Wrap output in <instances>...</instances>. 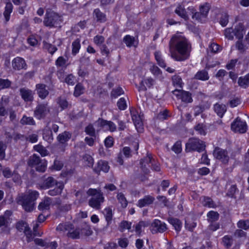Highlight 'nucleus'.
Masks as SVG:
<instances>
[{
	"label": "nucleus",
	"mask_w": 249,
	"mask_h": 249,
	"mask_svg": "<svg viewBox=\"0 0 249 249\" xmlns=\"http://www.w3.org/2000/svg\"><path fill=\"white\" fill-rule=\"evenodd\" d=\"M169 49L171 58L177 61H183L189 58L191 45L185 37L177 34L170 39Z\"/></svg>",
	"instance_id": "1"
},
{
	"label": "nucleus",
	"mask_w": 249,
	"mask_h": 249,
	"mask_svg": "<svg viewBox=\"0 0 249 249\" xmlns=\"http://www.w3.org/2000/svg\"><path fill=\"white\" fill-rule=\"evenodd\" d=\"M39 195L36 191H29L28 194L18 196L16 199L17 202L22 206L23 209L27 212L32 211L34 207V201Z\"/></svg>",
	"instance_id": "2"
},
{
	"label": "nucleus",
	"mask_w": 249,
	"mask_h": 249,
	"mask_svg": "<svg viewBox=\"0 0 249 249\" xmlns=\"http://www.w3.org/2000/svg\"><path fill=\"white\" fill-rule=\"evenodd\" d=\"M63 22L62 16L53 11H51L46 13L43 23L45 26L49 28H57L60 27Z\"/></svg>",
	"instance_id": "3"
},
{
	"label": "nucleus",
	"mask_w": 249,
	"mask_h": 249,
	"mask_svg": "<svg viewBox=\"0 0 249 249\" xmlns=\"http://www.w3.org/2000/svg\"><path fill=\"white\" fill-rule=\"evenodd\" d=\"M87 195L91 196L89 201V205L91 207L96 209H101V205L104 201V197L103 194L95 189L90 188L87 192Z\"/></svg>",
	"instance_id": "4"
},
{
	"label": "nucleus",
	"mask_w": 249,
	"mask_h": 249,
	"mask_svg": "<svg viewBox=\"0 0 249 249\" xmlns=\"http://www.w3.org/2000/svg\"><path fill=\"white\" fill-rule=\"evenodd\" d=\"M209 10V6L208 4L201 6L199 12H195V10L193 7L188 8V10L190 11L192 14V18L200 22H203L206 20Z\"/></svg>",
	"instance_id": "5"
},
{
	"label": "nucleus",
	"mask_w": 249,
	"mask_h": 249,
	"mask_svg": "<svg viewBox=\"0 0 249 249\" xmlns=\"http://www.w3.org/2000/svg\"><path fill=\"white\" fill-rule=\"evenodd\" d=\"M205 149L204 142L196 138H191L186 144V150L188 151H197L201 152Z\"/></svg>",
	"instance_id": "6"
},
{
	"label": "nucleus",
	"mask_w": 249,
	"mask_h": 249,
	"mask_svg": "<svg viewBox=\"0 0 249 249\" xmlns=\"http://www.w3.org/2000/svg\"><path fill=\"white\" fill-rule=\"evenodd\" d=\"M50 111L47 103L38 104L34 110V116L38 120L44 119Z\"/></svg>",
	"instance_id": "7"
},
{
	"label": "nucleus",
	"mask_w": 249,
	"mask_h": 249,
	"mask_svg": "<svg viewBox=\"0 0 249 249\" xmlns=\"http://www.w3.org/2000/svg\"><path fill=\"white\" fill-rule=\"evenodd\" d=\"M231 129L235 132L244 133L247 129L246 122L243 121L240 118L237 117L231 124Z\"/></svg>",
	"instance_id": "8"
},
{
	"label": "nucleus",
	"mask_w": 249,
	"mask_h": 249,
	"mask_svg": "<svg viewBox=\"0 0 249 249\" xmlns=\"http://www.w3.org/2000/svg\"><path fill=\"white\" fill-rule=\"evenodd\" d=\"M172 93L178 99H181V101L185 103H190L193 102L192 94L189 91L175 89L172 91Z\"/></svg>",
	"instance_id": "9"
},
{
	"label": "nucleus",
	"mask_w": 249,
	"mask_h": 249,
	"mask_svg": "<svg viewBox=\"0 0 249 249\" xmlns=\"http://www.w3.org/2000/svg\"><path fill=\"white\" fill-rule=\"evenodd\" d=\"M167 229L166 224L158 219H155L150 226V230L153 234L163 232Z\"/></svg>",
	"instance_id": "10"
},
{
	"label": "nucleus",
	"mask_w": 249,
	"mask_h": 249,
	"mask_svg": "<svg viewBox=\"0 0 249 249\" xmlns=\"http://www.w3.org/2000/svg\"><path fill=\"white\" fill-rule=\"evenodd\" d=\"M213 155L214 157L224 163L226 164L229 161V157L227 151L225 150L217 147L214 151Z\"/></svg>",
	"instance_id": "11"
},
{
	"label": "nucleus",
	"mask_w": 249,
	"mask_h": 249,
	"mask_svg": "<svg viewBox=\"0 0 249 249\" xmlns=\"http://www.w3.org/2000/svg\"><path fill=\"white\" fill-rule=\"evenodd\" d=\"M12 66L15 71H19L22 69L26 70L27 67L25 60L20 57H17L12 60Z\"/></svg>",
	"instance_id": "12"
},
{
	"label": "nucleus",
	"mask_w": 249,
	"mask_h": 249,
	"mask_svg": "<svg viewBox=\"0 0 249 249\" xmlns=\"http://www.w3.org/2000/svg\"><path fill=\"white\" fill-rule=\"evenodd\" d=\"M132 119L134 122L138 131L141 132L142 131V122L141 116L135 110L131 111Z\"/></svg>",
	"instance_id": "13"
},
{
	"label": "nucleus",
	"mask_w": 249,
	"mask_h": 249,
	"mask_svg": "<svg viewBox=\"0 0 249 249\" xmlns=\"http://www.w3.org/2000/svg\"><path fill=\"white\" fill-rule=\"evenodd\" d=\"M21 98L25 102H31L34 99L33 91L27 88H22L19 90Z\"/></svg>",
	"instance_id": "14"
},
{
	"label": "nucleus",
	"mask_w": 249,
	"mask_h": 249,
	"mask_svg": "<svg viewBox=\"0 0 249 249\" xmlns=\"http://www.w3.org/2000/svg\"><path fill=\"white\" fill-rule=\"evenodd\" d=\"M93 170L98 174H99L101 171L105 173H107L109 170V166L107 161L100 160L97 162L96 166Z\"/></svg>",
	"instance_id": "15"
},
{
	"label": "nucleus",
	"mask_w": 249,
	"mask_h": 249,
	"mask_svg": "<svg viewBox=\"0 0 249 249\" xmlns=\"http://www.w3.org/2000/svg\"><path fill=\"white\" fill-rule=\"evenodd\" d=\"M46 85L43 84H37L36 86V90L38 96L44 99L49 94V91L46 89Z\"/></svg>",
	"instance_id": "16"
},
{
	"label": "nucleus",
	"mask_w": 249,
	"mask_h": 249,
	"mask_svg": "<svg viewBox=\"0 0 249 249\" xmlns=\"http://www.w3.org/2000/svg\"><path fill=\"white\" fill-rule=\"evenodd\" d=\"M96 123L101 126L103 127H107L106 129L111 132L115 131L116 130L115 124L111 121L99 119Z\"/></svg>",
	"instance_id": "17"
},
{
	"label": "nucleus",
	"mask_w": 249,
	"mask_h": 249,
	"mask_svg": "<svg viewBox=\"0 0 249 249\" xmlns=\"http://www.w3.org/2000/svg\"><path fill=\"white\" fill-rule=\"evenodd\" d=\"M59 183L60 182H57L53 178L49 177L44 180L41 185V187L43 189H46L53 187Z\"/></svg>",
	"instance_id": "18"
},
{
	"label": "nucleus",
	"mask_w": 249,
	"mask_h": 249,
	"mask_svg": "<svg viewBox=\"0 0 249 249\" xmlns=\"http://www.w3.org/2000/svg\"><path fill=\"white\" fill-rule=\"evenodd\" d=\"M155 200L154 197L150 196H146L143 198L140 199L137 206L142 208L152 204Z\"/></svg>",
	"instance_id": "19"
},
{
	"label": "nucleus",
	"mask_w": 249,
	"mask_h": 249,
	"mask_svg": "<svg viewBox=\"0 0 249 249\" xmlns=\"http://www.w3.org/2000/svg\"><path fill=\"white\" fill-rule=\"evenodd\" d=\"M81 230L79 228L74 229V226L71 224V230L67 233V236L72 239H79L80 236Z\"/></svg>",
	"instance_id": "20"
},
{
	"label": "nucleus",
	"mask_w": 249,
	"mask_h": 249,
	"mask_svg": "<svg viewBox=\"0 0 249 249\" xmlns=\"http://www.w3.org/2000/svg\"><path fill=\"white\" fill-rule=\"evenodd\" d=\"M153 161H154V159L153 158L151 154L148 153L146 157L141 160V167L144 172L147 173L148 171V169L146 167V164L151 163Z\"/></svg>",
	"instance_id": "21"
},
{
	"label": "nucleus",
	"mask_w": 249,
	"mask_h": 249,
	"mask_svg": "<svg viewBox=\"0 0 249 249\" xmlns=\"http://www.w3.org/2000/svg\"><path fill=\"white\" fill-rule=\"evenodd\" d=\"M52 202V199L49 197H45L39 204L38 209L40 211H45L50 209V205Z\"/></svg>",
	"instance_id": "22"
},
{
	"label": "nucleus",
	"mask_w": 249,
	"mask_h": 249,
	"mask_svg": "<svg viewBox=\"0 0 249 249\" xmlns=\"http://www.w3.org/2000/svg\"><path fill=\"white\" fill-rule=\"evenodd\" d=\"M194 79L201 81H207L209 79L208 72L205 70L199 71L195 75Z\"/></svg>",
	"instance_id": "23"
},
{
	"label": "nucleus",
	"mask_w": 249,
	"mask_h": 249,
	"mask_svg": "<svg viewBox=\"0 0 249 249\" xmlns=\"http://www.w3.org/2000/svg\"><path fill=\"white\" fill-rule=\"evenodd\" d=\"M238 84L243 89L247 88L249 86V73L244 76H240L238 80Z\"/></svg>",
	"instance_id": "24"
},
{
	"label": "nucleus",
	"mask_w": 249,
	"mask_h": 249,
	"mask_svg": "<svg viewBox=\"0 0 249 249\" xmlns=\"http://www.w3.org/2000/svg\"><path fill=\"white\" fill-rule=\"evenodd\" d=\"M56 187L52 190H50L48 194L51 196H55L61 194L63 188L64 184L63 183L60 182L57 185H55Z\"/></svg>",
	"instance_id": "25"
},
{
	"label": "nucleus",
	"mask_w": 249,
	"mask_h": 249,
	"mask_svg": "<svg viewBox=\"0 0 249 249\" xmlns=\"http://www.w3.org/2000/svg\"><path fill=\"white\" fill-rule=\"evenodd\" d=\"M214 110L217 115L222 118L224 113L226 112L227 108L226 106L224 105H220L216 103L214 105Z\"/></svg>",
	"instance_id": "26"
},
{
	"label": "nucleus",
	"mask_w": 249,
	"mask_h": 249,
	"mask_svg": "<svg viewBox=\"0 0 249 249\" xmlns=\"http://www.w3.org/2000/svg\"><path fill=\"white\" fill-rule=\"evenodd\" d=\"M175 12L185 20H187L189 17L184 6L179 5L175 10Z\"/></svg>",
	"instance_id": "27"
},
{
	"label": "nucleus",
	"mask_w": 249,
	"mask_h": 249,
	"mask_svg": "<svg viewBox=\"0 0 249 249\" xmlns=\"http://www.w3.org/2000/svg\"><path fill=\"white\" fill-rule=\"evenodd\" d=\"M71 134L68 131H64L60 134L57 137V141L62 144L67 142L71 138Z\"/></svg>",
	"instance_id": "28"
},
{
	"label": "nucleus",
	"mask_w": 249,
	"mask_h": 249,
	"mask_svg": "<svg viewBox=\"0 0 249 249\" xmlns=\"http://www.w3.org/2000/svg\"><path fill=\"white\" fill-rule=\"evenodd\" d=\"M13 6L11 2H8L6 3L5 7V10L3 13V15L5 19L6 22H7L10 19V14L12 12Z\"/></svg>",
	"instance_id": "29"
},
{
	"label": "nucleus",
	"mask_w": 249,
	"mask_h": 249,
	"mask_svg": "<svg viewBox=\"0 0 249 249\" xmlns=\"http://www.w3.org/2000/svg\"><path fill=\"white\" fill-rule=\"evenodd\" d=\"M234 36L238 39L243 38L244 35V26L242 23H239L233 30Z\"/></svg>",
	"instance_id": "30"
},
{
	"label": "nucleus",
	"mask_w": 249,
	"mask_h": 249,
	"mask_svg": "<svg viewBox=\"0 0 249 249\" xmlns=\"http://www.w3.org/2000/svg\"><path fill=\"white\" fill-rule=\"evenodd\" d=\"M39 156L36 154H33L32 156H30L28 160V164L29 166L32 167H35L36 166L40 161Z\"/></svg>",
	"instance_id": "31"
},
{
	"label": "nucleus",
	"mask_w": 249,
	"mask_h": 249,
	"mask_svg": "<svg viewBox=\"0 0 249 249\" xmlns=\"http://www.w3.org/2000/svg\"><path fill=\"white\" fill-rule=\"evenodd\" d=\"M71 224L69 223H61L56 227V231L61 233H67L69 231L71 230Z\"/></svg>",
	"instance_id": "32"
},
{
	"label": "nucleus",
	"mask_w": 249,
	"mask_h": 249,
	"mask_svg": "<svg viewBox=\"0 0 249 249\" xmlns=\"http://www.w3.org/2000/svg\"><path fill=\"white\" fill-rule=\"evenodd\" d=\"M104 215L106 220L107 222V225L106 229H107L108 226L110 224L112 218V209L110 208H106L104 210Z\"/></svg>",
	"instance_id": "33"
},
{
	"label": "nucleus",
	"mask_w": 249,
	"mask_h": 249,
	"mask_svg": "<svg viewBox=\"0 0 249 249\" xmlns=\"http://www.w3.org/2000/svg\"><path fill=\"white\" fill-rule=\"evenodd\" d=\"M207 216L208 221L209 223H213L218 220L219 214L216 212L211 211L207 213Z\"/></svg>",
	"instance_id": "34"
},
{
	"label": "nucleus",
	"mask_w": 249,
	"mask_h": 249,
	"mask_svg": "<svg viewBox=\"0 0 249 249\" xmlns=\"http://www.w3.org/2000/svg\"><path fill=\"white\" fill-rule=\"evenodd\" d=\"M169 222L173 225L177 231H179L181 228V222L177 218H170L168 219Z\"/></svg>",
	"instance_id": "35"
},
{
	"label": "nucleus",
	"mask_w": 249,
	"mask_h": 249,
	"mask_svg": "<svg viewBox=\"0 0 249 249\" xmlns=\"http://www.w3.org/2000/svg\"><path fill=\"white\" fill-rule=\"evenodd\" d=\"M8 137L13 139L15 142H24L27 140V138L25 136L17 132H14L12 135H9Z\"/></svg>",
	"instance_id": "36"
},
{
	"label": "nucleus",
	"mask_w": 249,
	"mask_h": 249,
	"mask_svg": "<svg viewBox=\"0 0 249 249\" xmlns=\"http://www.w3.org/2000/svg\"><path fill=\"white\" fill-rule=\"evenodd\" d=\"M131 222L124 220L120 223L118 229L121 232H123L125 230L130 231L131 228Z\"/></svg>",
	"instance_id": "37"
},
{
	"label": "nucleus",
	"mask_w": 249,
	"mask_h": 249,
	"mask_svg": "<svg viewBox=\"0 0 249 249\" xmlns=\"http://www.w3.org/2000/svg\"><path fill=\"white\" fill-rule=\"evenodd\" d=\"M222 243L225 248L229 249L232 245L233 239L231 236L225 235L222 238Z\"/></svg>",
	"instance_id": "38"
},
{
	"label": "nucleus",
	"mask_w": 249,
	"mask_h": 249,
	"mask_svg": "<svg viewBox=\"0 0 249 249\" xmlns=\"http://www.w3.org/2000/svg\"><path fill=\"white\" fill-rule=\"evenodd\" d=\"M3 102L5 104L8 102V99L7 98H4L3 97L1 98V101H0V116H4L7 114L8 112L6 110L4 105Z\"/></svg>",
	"instance_id": "39"
},
{
	"label": "nucleus",
	"mask_w": 249,
	"mask_h": 249,
	"mask_svg": "<svg viewBox=\"0 0 249 249\" xmlns=\"http://www.w3.org/2000/svg\"><path fill=\"white\" fill-rule=\"evenodd\" d=\"M21 124L23 125H35V121L32 117H27L24 115L20 121Z\"/></svg>",
	"instance_id": "40"
},
{
	"label": "nucleus",
	"mask_w": 249,
	"mask_h": 249,
	"mask_svg": "<svg viewBox=\"0 0 249 249\" xmlns=\"http://www.w3.org/2000/svg\"><path fill=\"white\" fill-rule=\"evenodd\" d=\"M123 41L125 43L126 45L128 47H130L133 46H135V39L132 36H131L130 35L125 36L123 38Z\"/></svg>",
	"instance_id": "41"
},
{
	"label": "nucleus",
	"mask_w": 249,
	"mask_h": 249,
	"mask_svg": "<svg viewBox=\"0 0 249 249\" xmlns=\"http://www.w3.org/2000/svg\"><path fill=\"white\" fill-rule=\"evenodd\" d=\"M81 48L80 40L77 38L72 43V54L76 55Z\"/></svg>",
	"instance_id": "42"
},
{
	"label": "nucleus",
	"mask_w": 249,
	"mask_h": 249,
	"mask_svg": "<svg viewBox=\"0 0 249 249\" xmlns=\"http://www.w3.org/2000/svg\"><path fill=\"white\" fill-rule=\"evenodd\" d=\"M85 88L82 84L79 83L75 87L73 95L78 97L84 93Z\"/></svg>",
	"instance_id": "43"
},
{
	"label": "nucleus",
	"mask_w": 249,
	"mask_h": 249,
	"mask_svg": "<svg viewBox=\"0 0 249 249\" xmlns=\"http://www.w3.org/2000/svg\"><path fill=\"white\" fill-rule=\"evenodd\" d=\"M47 167V161L45 160H41L38 163L35 167L37 171L44 172Z\"/></svg>",
	"instance_id": "44"
},
{
	"label": "nucleus",
	"mask_w": 249,
	"mask_h": 249,
	"mask_svg": "<svg viewBox=\"0 0 249 249\" xmlns=\"http://www.w3.org/2000/svg\"><path fill=\"white\" fill-rule=\"evenodd\" d=\"M117 198L123 208H125L127 206V201L122 193H119L117 195Z\"/></svg>",
	"instance_id": "45"
},
{
	"label": "nucleus",
	"mask_w": 249,
	"mask_h": 249,
	"mask_svg": "<svg viewBox=\"0 0 249 249\" xmlns=\"http://www.w3.org/2000/svg\"><path fill=\"white\" fill-rule=\"evenodd\" d=\"M94 14L97 18V21L100 22H105L106 20V16L101 12L99 9H96L94 11Z\"/></svg>",
	"instance_id": "46"
},
{
	"label": "nucleus",
	"mask_w": 249,
	"mask_h": 249,
	"mask_svg": "<svg viewBox=\"0 0 249 249\" xmlns=\"http://www.w3.org/2000/svg\"><path fill=\"white\" fill-rule=\"evenodd\" d=\"M34 149L36 151L40 154L42 157H45L48 154V152L46 149L41 145H36L34 147Z\"/></svg>",
	"instance_id": "47"
},
{
	"label": "nucleus",
	"mask_w": 249,
	"mask_h": 249,
	"mask_svg": "<svg viewBox=\"0 0 249 249\" xmlns=\"http://www.w3.org/2000/svg\"><path fill=\"white\" fill-rule=\"evenodd\" d=\"M11 84V82L8 79L0 78V90L10 88Z\"/></svg>",
	"instance_id": "48"
},
{
	"label": "nucleus",
	"mask_w": 249,
	"mask_h": 249,
	"mask_svg": "<svg viewBox=\"0 0 249 249\" xmlns=\"http://www.w3.org/2000/svg\"><path fill=\"white\" fill-rule=\"evenodd\" d=\"M85 164L88 167H91L93 165L94 160L92 157L88 154L85 155L83 157Z\"/></svg>",
	"instance_id": "49"
},
{
	"label": "nucleus",
	"mask_w": 249,
	"mask_h": 249,
	"mask_svg": "<svg viewBox=\"0 0 249 249\" xmlns=\"http://www.w3.org/2000/svg\"><path fill=\"white\" fill-rule=\"evenodd\" d=\"M173 85L177 87L182 88L183 84L182 79L178 75H174L172 77Z\"/></svg>",
	"instance_id": "50"
},
{
	"label": "nucleus",
	"mask_w": 249,
	"mask_h": 249,
	"mask_svg": "<svg viewBox=\"0 0 249 249\" xmlns=\"http://www.w3.org/2000/svg\"><path fill=\"white\" fill-rule=\"evenodd\" d=\"M155 57L159 65L162 68H165L166 64L164 61L162 59L161 55L160 52L155 53Z\"/></svg>",
	"instance_id": "51"
},
{
	"label": "nucleus",
	"mask_w": 249,
	"mask_h": 249,
	"mask_svg": "<svg viewBox=\"0 0 249 249\" xmlns=\"http://www.w3.org/2000/svg\"><path fill=\"white\" fill-rule=\"evenodd\" d=\"M239 228L243 229L245 230L249 229V220H241L239 221L237 224Z\"/></svg>",
	"instance_id": "52"
},
{
	"label": "nucleus",
	"mask_w": 249,
	"mask_h": 249,
	"mask_svg": "<svg viewBox=\"0 0 249 249\" xmlns=\"http://www.w3.org/2000/svg\"><path fill=\"white\" fill-rule=\"evenodd\" d=\"M85 131L87 134L92 137H95V130L92 124H89L86 127Z\"/></svg>",
	"instance_id": "53"
},
{
	"label": "nucleus",
	"mask_w": 249,
	"mask_h": 249,
	"mask_svg": "<svg viewBox=\"0 0 249 249\" xmlns=\"http://www.w3.org/2000/svg\"><path fill=\"white\" fill-rule=\"evenodd\" d=\"M229 22V15L227 13H223L221 15L219 23L223 26H226Z\"/></svg>",
	"instance_id": "54"
},
{
	"label": "nucleus",
	"mask_w": 249,
	"mask_h": 249,
	"mask_svg": "<svg viewBox=\"0 0 249 249\" xmlns=\"http://www.w3.org/2000/svg\"><path fill=\"white\" fill-rule=\"evenodd\" d=\"M169 115H168V111L167 109L160 111L158 113L157 118L160 121H163L167 119Z\"/></svg>",
	"instance_id": "55"
},
{
	"label": "nucleus",
	"mask_w": 249,
	"mask_h": 249,
	"mask_svg": "<svg viewBox=\"0 0 249 249\" xmlns=\"http://www.w3.org/2000/svg\"><path fill=\"white\" fill-rule=\"evenodd\" d=\"M67 60L63 56H59L55 61V64L57 67H63L66 66Z\"/></svg>",
	"instance_id": "56"
},
{
	"label": "nucleus",
	"mask_w": 249,
	"mask_h": 249,
	"mask_svg": "<svg viewBox=\"0 0 249 249\" xmlns=\"http://www.w3.org/2000/svg\"><path fill=\"white\" fill-rule=\"evenodd\" d=\"M7 145L2 141H0V160H2L5 157V151Z\"/></svg>",
	"instance_id": "57"
},
{
	"label": "nucleus",
	"mask_w": 249,
	"mask_h": 249,
	"mask_svg": "<svg viewBox=\"0 0 249 249\" xmlns=\"http://www.w3.org/2000/svg\"><path fill=\"white\" fill-rule=\"evenodd\" d=\"M203 204L204 206H207L210 208H213L215 206V204L212 199L208 197H204Z\"/></svg>",
	"instance_id": "58"
},
{
	"label": "nucleus",
	"mask_w": 249,
	"mask_h": 249,
	"mask_svg": "<svg viewBox=\"0 0 249 249\" xmlns=\"http://www.w3.org/2000/svg\"><path fill=\"white\" fill-rule=\"evenodd\" d=\"M123 93L124 91L123 89L121 87H118L112 90L111 92V96L114 98H116Z\"/></svg>",
	"instance_id": "59"
},
{
	"label": "nucleus",
	"mask_w": 249,
	"mask_h": 249,
	"mask_svg": "<svg viewBox=\"0 0 249 249\" xmlns=\"http://www.w3.org/2000/svg\"><path fill=\"white\" fill-rule=\"evenodd\" d=\"M224 35L225 37L229 39H232L234 36L233 30L232 28H228L225 30Z\"/></svg>",
	"instance_id": "60"
},
{
	"label": "nucleus",
	"mask_w": 249,
	"mask_h": 249,
	"mask_svg": "<svg viewBox=\"0 0 249 249\" xmlns=\"http://www.w3.org/2000/svg\"><path fill=\"white\" fill-rule=\"evenodd\" d=\"M172 149L176 154L180 153L182 151L181 142L177 141L173 146Z\"/></svg>",
	"instance_id": "61"
},
{
	"label": "nucleus",
	"mask_w": 249,
	"mask_h": 249,
	"mask_svg": "<svg viewBox=\"0 0 249 249\" xmlns=\"http://www.w3.org/2000/svg\"><path fill=\"white\" fill-rule=\"evenodd\" d=\"M104 41L105 38L102 36L97 35L93 38V42L97 46H100Z\"/></svg>",
	"instance_id": "62"
},
{
	"label": "nucleus",
	"mask_w": 249,
	"mask_h": 249,
	"mask_svg": "<svg viewBox=\"0 0 249 249\" xmlns=\"http://www.w3.org/2000/svg\"><path fill=\"white\" fill-rule=\"evenodd\" d=\"M65 82L68 85H73L75 83V78L72 74H69L65 78Z\"/></svg>",
	"instance_id": "63"
},
{
	"label": "nucleus",
	"mask_w": 249,
	"mask_h": 249,
	"mask_svg": "<svg viewBox=\"0 0 249 249\" xmlns=\"http://www.w3.org/2000/svg\"><path fill=\"white\" fill-rule=\"evenodd\" d=\"M28 226L27 223L23 221H19L16 224L17 229L20 231H24Z\"/></svg>",
	"instance_id": "64"
}]
</instances>
